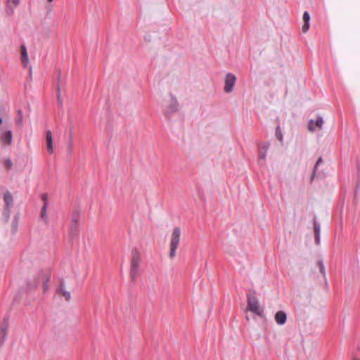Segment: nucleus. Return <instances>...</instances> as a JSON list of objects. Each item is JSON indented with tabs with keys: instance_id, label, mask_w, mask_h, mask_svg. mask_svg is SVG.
I'll use <instances>...</instances> for the list:
<instances>
[{
	"instance_id": "nucleus-1",
	"label": "nucleus",
	"mask_w": 360,
	"mask_h": 360,
	"mask_svg": "<svg viewBox=\"0 0 360 360\" xmlns=\"http://www.w3.org/2000/svg\"><path fill=\"white\" fill-rule=\"evenodd\" d=\"M248 309L259 316H262L263 310L260 308L257 297L256 292L254 290H249L247 294Z\"/></svg>"
},
{
	"instance_id": "nucleus-2",
	"label": "nucleus",
	"mask_w": 360,
	"mask_h": 360,
	"mask_svg": "<svg viewBox=\"0 0 360 360\" xmlns=\"http://www.w3.org/2000/svg\"><path fill=\"white\" fill-rule=\"evenodd\" d=\"M140 253L136 248H134L131 250V260L130 276L133 282L136 281V276L140 266Z\"/></svg>"
},
{
	"instance_id": "nucleus-3",
	"label": "nucleus",
	"mask_w": 360,
	"mask_h": 360,
	"mask_svg": "<svg viewBox=\"0 0 360 360\" xmlns=\"http://www.w3.org/2000/svg\"><path fill=\"white\" fill-rule=\"evenodd\" d=\"M181 229L179 227L174 229L170 241L169 257L174 258L176 255V250L180 242Z\"/></svg>"
},
{
	"instance_id": "nucleus-4",
	"label": "nucleus",
	"mask_w": 360,
	"mask_h": 360,
	"mask_svg": "<svg viewBox=\"0 0 360 360\" xmlns=\"http://www.w3.org/2000/svg\"><path fill=\"white\" fill-rule=\"evenodd\" d=\"M80 210L75 209L71 214V224L70 227V234L71 238L76 237L79 233L78 222L80 219Z\"/></svg>"
},
{
	"instance_id": "nucleus-5",
	"label": "nucleus",
	"mask_w": 360,
	"mask_h": 360,
	"mask_svg": "<svg viewBox=\"0 0 360 360\" xmlns=\"http://www.w3.org/2000/svg\"><path fill=\"white\" fill-rule=\"evenodd\" d=\"M4 200L5 202L4 214L6 217V220H8L11 214V208L12 207L13 202V195L9 191H7L4 193Z\"/></svg>"
},
{
	"instance_id": "nucleus-6",
	"label": "nucleus",
	"mask_w": 360,
	"mask_h": 360,
	"mask_svg": "<svg viewBox=\"0 0 360 360\" xmlns=\"http://www.w3.org/2000/svg\"><path fill=\"white\" fill-rule=\"evenodd\" d=\"M0 141L6 146H10L13 141V132L11 130L3 129L0 133Z\"/></svg>"
},
{
	"instance_id": "nucleus-7",
	"label": "nucleus",
	"mask_w": 360,
	"mask_h": 360,
	"mask_svg": "<svg viewBox=\"0 0 360 360\" xmlns=\"http://www.w3.org/2000/svg\"><path fill=\"white\" fill-rule=\"evenodd\" d=\"M39 275L41 276L44 291L46 292L49 288V283L51 278V271L49 269H40Z\"/></svg>"
},
{
	"instance_id": "nucleus-8",
	"label": "nucleus",
	"mask_w": 360,
	"mask_h": 360,
	"mask_svg": "<svg viewBox=\"0 0 360 360\" xmlns=\"http://www.w3.org/2000/svg\"><path fill=\"white\" fill-rule=\"evenodd\" d=\"M236 77L231 73H228L225 78L224 91L226 93H230L233 91V86L236 84Z\"/></svg>"
},
{
	"instance_id": "nucleus-9",
	"label": "nucleus",
	"mask_w": 360,
	"mask_h": 360,
	"mask_svg": "<svg viewBox=\"0 0 360 360\" xmlns=\"http://www.w3.org/2000/svg\"><path fill=\"white\" fill-rule=\"evenodd\" d=\"M171 101L170 104L167 107V108L165 110V114L167 117L169 116V114L176 112L178 111L179 103L174 96L172 94H170Z\"/></svg>"
},
{
	"instance_id": "nucleus-10",
	"label": "nucleus",
	"mask_w": 360,
	"mask_h": 360,
	"mask_svg": "<svg viewBox=\"0 0 360 360\" xmlns=\"http://www.w3.org/2000/svg\"><path fill=\"white\" fill-rule=\"evenodd\" d=\"M323 124V120L322 117H318L315 122L313 120H310L307 126L308 130L314 132L316 131V128L321 129Z\"/></svg>"
},
{
	"instance_id": "nucleus-11",
	"label": "nucleus",
	"mask_w": 360,
	"mask_h": 360,
	"mask_svg": "<svg viewBox=\"0 0 360 360\" xmlns=\"http://www.w3.org/2000/svg\"><path fill=\"white\" fill-rule=\"evenodd\" d=\"M56 293L64 297L66 301H70L71 298L70 292L65 289V281L61 280L58 287L56 289Z\"/></svg>"
},
{
	"instance_id": "nucleus-12",
	"label": "nucleus",
	"mask_w": 360,
	"mask_h": 360,
	"mask_svg": "<svg viewBox=\"0 0 360 360\" xmlns=\"http://www.w3.org/2000/svg\"><path fill=\"white\" fill-rule=\"evenodd\" d=\"M41 200H43L44 204H43V206L41 210V217L44 221L47 222V221H48V217H47V214H46V210H47V207H48V195H47V193H43L41 195Z\"/></svg>"
},
{
	"instance_id": "nucleus-13",
	"label": "nucleus",
	"mask_w": 360,
	"mask_h": 360,
	"mask_svg": "<svg viewBox=\"0 0 360 360\" xmlns=\"http://www.w3.org/2000/svg\"><path fill=\"white\" fill-rule=\"evenodd\" d=\"M8 327H9V318H8V316H6L3 319L1 327V331L2 333V343H4L7 338Z\"/></svg>"
},
{
	"instance_id": "nucleus-14",
	"label": "nucleus",
	"mask_w": 360,
	"mask_h": 360,
	"mask_svg": "<svg viewBox=\"0 0 360 360\" xmlns=\"http://www.w3.org/2000/svg\"><path fill=\"white\" fill-rule=\"evenodd\" d=\"M6 13L8 15H11L14 13V8L20 4V0H6Z\"/></svg>"
},
{
	"instance_id": "nucleus-15",
	"label": "nucleus",
	"mask_w": 360,
	"mask_h": 360,
	"mask_svg": "<svg viewBox=\"0 0 360 360\" xmlns=\"http://www.w3.org/2000/svg\"><path fill=\"white\" fill-rule=\"evenodd\" d=\"M46 144L47 150L49 154L53 153V136L52 132L50 130H47L46 131Z\"/></svg>"
},
{
	"instance_id": "nucleus-16",
	"label": "nucleus",
	"mask_w": 360,
	"mask_h": 360,
	"mask_svg": "<svg viewBox=\"0 0 360 360\" xmlns=\"http://www.w3.org/2000/svg\"><path fill=\"white\" fill-rule=\"evenodd\" d=\"M287 320V315L283 311H278L275 314V321L279 325H283Z\"/></svg>"
},
{
	"instance_id": "nucleus-17",
	"label": "nucleus",
	"mask_w": 360,
	"mask_h": 360,
	"mask_svg": "<svg viewBox=\"0 0 360 360\" xmlns=\"http://www.w3.org/2000/svg\"><path fill=\"white\" fill-rule=\"evenodd\" d=\"M309 20H310V15L308 11H304L303 13V21L304 24L302 27V31L305 33L309 29Z\"/></svg>"
},
{
	"instance_id": "nucleus-18",
	"label": "nucleus",
	"mask_w": 360,
	"mask_h": 360,
	"mask_svg": "<svg viewBox=\"0 0 360 360\" xmlns=\"http://www.w3.org/2000/svg\"><path fill=\"white\" fill-rule=\"evenodd\" d=\"M21 59L22 63L25 67H27L29 63V58L27 52V49L25 45L21 46Z\"/></svg>"
},
{
	"instance_id": "nucleus-19",
	"label": "nucleus",
	"mask_w": 360,
	"mask_h": 360,
	"mask_svg": "<svg viewBox=\"0 0 360 360\" xmlns=\"http://www.w3.org/2000/svg\"><path fill=\"white\" fill-rule=\"evenodd\" d=\"M41 283V276L39 275V270L38 271L37 276L34 278V281L32 283H27V286L30 289H36L39 283Z\"/></svg>"
},
{
	"instance_id": "nucleus-20",
	"label": "nucleus",
	"mask_w": 360,
	"mask_h": 360,
	"mask_svg": "<svg viewBox=\"0 0 360 360\" xmlns=\"http://www.w3.org/2000/svg\"><path fill=\"white\" fill-rule=\"evenodd\" d=\"M18 117L15 120L16 124L20 127L22 128L23 125V115L21 110H18L17 112Z\"/></svg>"
},
{
	"instance_id": "nucleus-21",
	"label": "nucleus",
	"mask_w": 360,
	"mask_h": 360,
	"mask_svg": "<svg viewBox=\"0 0 360 360\" xmlns=\"http://www.w3.org/2000/svg\"><path fill=\"white\" fill-rule=\"evenodd\" d=\"M269 147V143L266 144L263 146L262 149H260L259 152V157L260 159L264 160L266 158V153Z\"/></svg>"
},
{
	"instance_id": "nucleus-22",
	"label": "nucleus",
	"mask_w": 360,
	"mask_h": 360,
	"mask_svg": "<svg viewBox=\"0 0 360 360\" xmlns=\"http://www.w3.org/2000/svg\"><path fill=\"white\" fill-rule=\"evenodd\" d=\"M57 101H58V105L60 106H62L63 105V98L61 96L60 86L59 84L57 85Z\"/></svg>"
},
{
	"instance_id": "nucleus-23",
	"label": "nucleus",
	"mask_w": 360,
	"mask_h": 360,
	"mask_svg": "<svg viewBox=\"0 0 360 360\" xmlns=\"http://www.w3.org/2000/svg\"><path fill=\"white\" fill-rule=\"evenodd\" d=\"M317 266L319 269V271L321 272V274L323 275V276L324 278H326V270H325V267H324V265H323V262L322 260H319L317 262Z\"/></svg>"
},
{
	"instance_id": "nucleus-24",
	"label": "nucleus",
	"mask_w": 360,
	"mask_h": 360,
	"mask_svg": "<svg viewBox=\"0 0 360 360\" xmlns=\"http://www.w3.org/2000/svg\"><path fill=\"white\" fill-rule=\"evenodd\" d=\"M3 165L6 169L10 170L12 167L13 163L10 158H6L4 160Z\"/></svg>"
},
{
	"instance_id": "nucleus-25",
	"label": "nucleus",
	"mask_w": 360,
	"mask_h": 360,
	"mask_svg": "<svg viewBox=\"0 0 360 360\" xmlns=\"http://www.w3.org/2000/svg\"><path fill=\"white\" fill-rule=\"evenodd\" d=\"M314 230L315 235L321 233V226L315 219L314 220Z\"/></svg>"
},
{
	"instance_id": "nucleus-26",
	"label": "nucleus",
	"mask_w": 360,
	"mask_h": 360,
	"mask_svg": "<svg viewBox=\"0 0 360 360\" xmlns=\"http://www.w3.org/2000/svg\"><path fill=\"white\" fill-rule=\"evenodd\" d=\"M322 161H323V160H322L321 157H320V158L318 159V160L316 161V163L315 167H314V170H313V174H312V176H311V181H313V179H314V175H315V174H316V169H317L318 166H319V165L322 162Z\"/></svg>"
},
{
	"instance_id": "nucleus-27",
	"label": "nucleus",
	"mask_w": 360,
	"mask_h": 360,
	"mask_svg": "<svg viewBox=\"0 0 360 360\" xmlns=\"http://www.w3.org/2000/svg\"><path fill=\"white\" fill-rule=\"evenodd\" d=\"M276 138L282 141H283V134H282V131L281 129V127L279 126H278L276 129Z\"/></svg>"
},
{
	"instance_id": "nucleus-28",
	"label": "nucleus",
	"mask_w": 360,
	"mask_h": 360,
	"mask_svg": "<svg viewBox=\"0 0 360 360\" xmlns=\"http://www.w3.org/2000/svg\"><path fill=\"white\" fill-rule=\"evenodd\" d=\"M72 139H73L72 134H70V140L68 143V151L70 153L72 152V149H73V140Z\"/></svg>"
},
{
	"instance_id": "nucleus-29",
	"label": "nucleus",
	"mask_w": 360,
	"mask_h": 360,
	"mask_svg": "<svg viewBox=\"0 0 360 360\" xmlns=\"http://www.w3.org/2000/svg\"><path fill=\"white\" fill-rule=\"evenodd\" d=\"M17 226H18V216H15L13 221V223H12V229H13V233L16 232Z\"/></svg>"
},
{
	"instance_id": "nucleus-30",
	"label": "nucleus",
	"mask_w": 360,
	"mask_h": 360,
	"mask_svg": "<svg viewBox=\"0 0 360 360\" xmlns=\"http://www.w3.org/2000/svg\"><path fill=\"white\" fill-rule=\"evenodd\" d=\"M315 243L317 245H319V243H320V234H316L315 235Z\"/></svg>"
},
{
	"instance_id": "nucleus-31",
	"label": "nucleus",
	"mask_w": 360,
	"mask_h": 360,
	"mask_svg": "<svg viewBox=\"0 0 360 360\" xmlns=\"http://www.w3.org/2000/svg\"><path fill=\"white\" fill-rule=\"evenodd\" d=\"M60 77H61V71L60 70H58V78H57V82H58V84L57 85H60Z\"/></svg>"
},
{
	"instance_id": "nucleus-32",
	"label": "nucleus",
	"mask_w": 360,
	"mask_h": 360,
	"mask_svg": "<svg viewBox=\"0 0 360 360\" xmlns=\"http://www.w3.org/2000/svg\"><path fill=\"white\" fill-rule=\"evenodd\" d=\"M353 360H360V359H358L357 357L354 356V357H353Z\"/></svg>"
},
{
	"instance_id": "nucleus-33",
	"label": "nucleus",
	"mask_w": 360,
	"mask_h": 360,
	"mask_svg": "<svg viewBox=\"0 0 360 360\" xmlns=\"http://www.w3.org/2000/svg\"><path fill=\"white\" fill-rule=\"evenodd\" d=\"M30 75L32 76V68H30Z\"/></svg>"
},
{
	"instance_id": "nucleus-34",
	"label": "nucleus",
	"mask_w": 360,
	"mask_h": 360,
	"mask_svg": "<svg viewBox=\"0 0 360 360\" xmlns=\"http://www.w3.org/2000/svg\"><path fill=\"white\" fill-rule=\"evenodd\" d=\"M2 123V118L0 117V124Z\"/></svg>"
},
{
	"instance_id": "nucleus-35",
	"label": "nucleus",
	"mask_w": 360,
	"mask_h": 360,
	"mask_svg": "<svg viewBox=\"0 0 360 360\" xmlns=\"http://www.w3.org/2000/svg\"><path fill=\"white\" fill-rule=\"evenodd\" d=\"M49 2H51L53 1V0H47Z\"/></svg>"
}]
</instances>
